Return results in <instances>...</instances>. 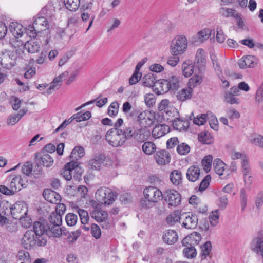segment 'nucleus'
<instances>
[{
	"instance_id": "f257e3e1",
	"label": "nucleus",
	"mask_w": 263,
	"mask_h": 263,
	"mask_svg": "<svg viewBox=\"0 0 263 263\" xmlns=\"http://www.w3.org/2000/svg\"><path fill=\"white\" fill-rule=\"evenodd\" d=\"M126 141L133 138L135 143L140 144L147 139L149 132L146 129L140 128L137 124H129L122 130Z\"/></svg>"
},
{
	"instance_id": "f03ea898",
	"label": "nucleus",
	"mask_w": 263,
	"mask_h": 263,
	"mask_svg": "<svg viewBox=\"0 0 263 263\" xmlns=\"http://www.w3.org/2000/svg\"><path fill=\"white\" fill-rule=\"evenodd\" d=\"M21 243L23 248L30 250L32 248L45 246L47 239L43 236H37L32 230H27L22 238Z\"/></svg>"
},
{
	"instance_id": "7ed1b4c3",
	"label": "nucleus",
	"mask_w": 263,
	"mask_h": 263,
	"mask_svg": "<svg viewBox=\"0 0 263 263\" xmlns=\"http://www.w3.org/2000/svg\"><path fill=\"white\" fill-rule=\"evenodd\" d=\"M82 173L83 170L80 166L79 162L71 161L65 165L61 174L67 181H70L72 178L76 181H79L81 179Z\"/></svg>"
},
{
	"instance_id": "20e7f679",
	"label": "nucleus",
	"mask_w": 263,
	"mask_h": 263,
	"mask_svg": "<svg viewBox=\"0 0 263 263\" xmlns=\"http://www.w3.org/2000/svg\"><path fill=\"white\" fill-rule=\"evenodd\" d=\"M49 27L48 22L44 17H36L32 25L26 29V33L30 37H35L38 33L45 30Z\"/></svg>"
},
{
	"instance_id": "39448f33",
	"label": "nucleus",
	"mask_w": 263,
	"mask_h": 263,
	"mask_svg": "<svg viewBox=\"0 0 263 263\" xmlns=\"http://www.w3.org/2000/svg\"><path fill=\"white\" fill-rule=\"evenodd\" d=\"M117 196L116 192L106 187H100L97 191L95 194L96 199L99 203L107 205L112 204Z\"/></svg>"
},
{
	"instance_id": "423d86ee",
	"label": "nucleus",
	"mask_w": 263,
	"mask_h": 263,
	"mask_svg": "<svg viewBox=\"0 0 263 263\" xmlns=\"http://www.w3.org/2000/svg\"><path fill=\"white\" fill-rule=\"evenodd\" d=\"M187 40L183 35L176 36L172 41L171 44V52L173 55L182 54L187 48Z\"/></svg>"
},
{
	"instance_id": "0eeeda50",
	"label": "nucleus",
	"mask_w": 263,
	"mask_h": 263,
	"mask_svg": "<svg viewBox=\"0 0 263 263\" xmlns=\"http://www.w3.org/2000/svg\"><path fill=\"white\" fill-rule=\"evenodd\" d=\"M105 138L108 143L114 147L121 146L126 142V138L124 137L122 130L116 128L109 129L106 134Z\"/></svg>"
},
{
	"instance_id": "6e6552de",
	"label": "nucleus",
	"mask_w": 263,
	"mask_h": 263,
	"mask_svg": "<svg viewBox=\"0 0 263 263\" xmlns=\"http://www.w3.org/2000/svg\"><path fill=\"white\" fill-rule=\"evenodd\" d=\"M162 199L167 203L168 207H177L181 203V195L175 190L168 189L164 192Z\"/></svg>"
},
{
	"instance_id": "1a4fd4ad",
	"label": "nucleus",
	"mask_w": 263,
	"mask_h": 263,
	"mask_svg": "<svg viewBox=\"0 0 263 263\" xmlns=\"http://www.w3.org/2000/svg\"><path fill=\"white\" fill-rule=\"evenodd\" d=\"M17 54L16 52L6 50L2 52L0 57V64L5 69H10L16 63Z\"/></svg>"
},
{
	"instance_id": "9d476101",
	"label": "nucleus",
	"mask_w": 263,
	"mask_h": 263,
	"mask_svg": "<svg viewBox=\"0 0 263 263\" xmlns=\"http://www.w3.org/2000/svg\"><path fill=\"white\" fill-rule=\"evenodd\" d=\"M111 164L110 159L103 154H99L88 161V169L99 171L103 164L104 166L110 165Z\"/></svg>"
},
{
	"instance_id": "9b49d317",
	"label": "nucleus",
	"mask_w": 263,
	"mask_h": 263,
	"mask_svg": "<svg viewBox=\"0 0 263 263\" xmlns=\"http://www.w3.org/2000/svg\"><path fill=\"white\" fill-rule=\"evenodd\" d=\"M35 163L36 170L34 172H36V174H40L42 171L41 166L45 167H50L52 165L53 159L48 154L42 155L40 153H36L35 154Z\"/></svg>"
},
{
	"instance_id": "f8f14e48",
	"label": "nucleus",
	"mask_w": 263,
	"mask_h": 263,
	"mask_svg": "<svg viewBox=\"0 0 263 263\" xmlns=\"http://www.w3.org/2000/svg\"><path fill=\"white\" fill-rule=\"evenodd\" d=\"M12 217L16 220H22L27 215L28 209L24 202L18 201L10 207Z\"/></svg>"
},
{
	"instance_id": "ddd939ff",
	"label": "nucleus",
	"mask_w": 263,
	"mask_h": 263,
	"mask_svg": "<svg viewBox=\"0 0 263 263\" xmlns=\"http://www.w3.org/2000/svg\"><path fill=\"white\" fill-rule=\"evenodd\" d=\"M154 120V116L151 112L145 111L139 113L137 117L139 127L144 129L151 126L153 124Z\"/></svg>"
},
{
	"instance_id": "4468645a",
	"label": "nucleus",
	"mask_w": 263,
	"mask_h": 263,
	"mask_svg": "<svg viewBox=\"0 0 263 263\" xmlns=\"http://www.w3.org/2000/svg\"><path fill=\"white\" fill-rule=\"evenodd\" d=\"M182 227L186 229H194L198 224V218L196 214L183 213L182 214Z\"/></svg>"
},
{
	"instance_id": "2eb2a0df",
	"label": "nucleus",
	"mask_w": 263,
	"mask_h": 263,
	"mask_svg": "<svg viewBox=\"0 0 263 263\" xmlns=\"http://www.w3.org/2000/svg\"><path fill=\"white\" fill-rule=\"evenodd\" d=\"M143 194L145 199H149L156 202L162 199V192L154 186H149L145 189Z\"/></svg>"
},
{
	"instance_id": "dca6fc26",
	"label": "nucleus",
	"mask_w": 263,
	"mask_h": 263,
	"mask_svg": "<svg viewBox=\"0 0 263 263\" xmlns=\"http://www.w3.org/2000/svg\"><path fill=\"white\" fill-rule=\"evenodd\" d=\"M61 224L48 225L46 235L49 237L59 238L61 235H67L64 227L60 228Z\"/></svg>"
},
{
	"instance_id": "f3484780",
	"label": "nucleus",
	"mask_w": 263,
	"mask_h": 263,
	"mask_svg": "<svg viewBox=\"0 0 263 263\" xmlns=\"http://www.w3.org/2000/svg\"><path fill=\"white\" fill-rule=\"evenodd\" d=\"M238 65L242 69L247 68H254L257 65L256 58L251 55L243 57L238 61Z\"/></svg>"
},
{
	"instance_id": "a211bd4d",
	"label": "nucleus",
	"mask_w": 263,
	"mask_h": 263,
	"mask_svg": "<svg viewBox=\"0 0 263 263\" xmlns=\"http://www.w3.org/2000/svg\"><path fill=\"white\" fill-rule=\"evenodd\" d=\"M48 225L47 221L45 220L40 219L34 222L33 232L37 236H43L46 238L45 234L46 235Z\"/></svg>"
},
{
	"instance_id": "6ab92c4d",
	"label": "nucleus",
	"mask_w": 263,
	"mask_h": 263,
	"mask_svg": "<svg viewBox=\"0 0 263 263\" xmlns=\"http://www.w3.org/2000/svg\"><path fill=\"white\" fill-rule=\"evenodd\" d=\"M155 158L157 163L159 165H166L170 163L171 156L165 150L162 149L156 152Z\"/></svg>"
},
{
	"instance_id": "aec40b11",
	"label": "nucleus",
	"mask_w": 263,
	"mask_h": 263,
	"mask_svg": "<svg viewBox=\"0 0 263 263\" xmlns=\"http://www.w3.org/2000/svg\"><path fill=\"white\" fill-rule=\"evenodd\" d=\"M200 234L198 232H193L191 235L185 237L182 240V244L183 246L187 245H197L201 240Z\"/></svg>"
},
{
	"instance_id": "412c9836",
	"label": "nucleus",
	"mask_w": 263,
	"mask_h": 263,
	"mask_svg": "<svg viewBox=\"0 0 263 263\" xmlns=\"http://www.w3.org/2000/svg\"><path fill=\"white\" fill-rule=\"evenodd\" d=\"M250 248L256 254H260L263 259V240L261 238H254L251 242Z\"/></svg>"
},
{
	"instance_id": "4be33fe9",
	"label": "nucleus",
	"mask_w": 263,
	"mask_h": 263,
	"mask_svg": "<svg viewBox=\"0 0 263 263\" xmlns=\"http://www.w3.org/2000/svg\"><path fill=\"white\" fill-rule=\"evenodd\" d=\"M20 180L16 176H10L5 181V182L11 189V192H13L14 194L21 190L19 184Z\"/></svg>"
},
{
	"instance_id": "5701e85b",
	"label": "nucleus",
	"mask_w": 263,
	"mask_h": 263,
	"mask_svg": "<svg viewBox=\"0 0 263 263\" xmlns=\"http://www.w3.org/2000/svg\"><path fill=\"white\" fill-rule=\"evenodd\" d=\"M200 170L195 165L191 166L187 170L186 178L191 182L197 180L200 176Z\"/></svg>"
},
{
	"instance_id": "b1692460",
	"label": "nucleus",
	"mask_w": 263,
	"mask_h": 263,
	"mask_svg": "<svg viewBox=\"0 0 263 263\" xmlns=\"http://www.w3.org/2000/svg\"><path fill=\"white\" fill-rule=\"evenodd\" d=\"M162 238L165 243L170 245L174 244L178 239L177 233L173 230H168Z\"/></svg>"
},
{
	"instance_id": "393cba45",
	"label": "nucleus",
	"mask_w": 263,
	"mask_h": 263,
	"mask_svg": "<svg viewBox=\"0 0 263 263\" xmlns=\"http://www.w3.org/2000/svg\"><path fill=\"white\" fill-rule=\"evenodd\" d=\"M193 95V89L191 87H187L182 89L177 95V99L181 102L190 99Z\"/></svg>"
},
{
	"instance_id": "a878e982",
	"label": "nucleus",
	"mask_w": 263,
	"mask_h": 263,
	"mask_svg": "<svg viewBox=\"0 0 263 263\" xmlns=\"http://www.w3.org/2000/svg\"><path fill=\"white\" fill-rule=\"evenodd\" d=\"M9 29L13 35L17 38L22 36L24 30L23 26L16 22L11 23Z\"/></svg>"
},
{
	"instance_id": "bb28decb",
	"label": "nucleus",
	"mask_w": 263,
	"mask_h": 263,
	"mask_svg": "<svg viewBox=\"0 0 263 263\" xmlns=\"http://www.w3.org/2000/svg\"><path fill=\"white\" fill-rule=\"evenodd\" d=\"M206 63L205 53L203 49H198L196 54L195 64L199 68L204 67Z\"/></svg>"
},
{
	"instance_id": "cd10ccee",
	"label": "nucleus",
	"mask_w": 263,
	"mask_h": 263,
	"mask_svg": "<svg viewBox=\"0 0 263 263\" xmlns=\"http://www.w3.org/2000/svg\"><path fill=\"white\" fill-rule=\"evenodd\" d=\"M24 47L29 53H35L39 51L40 48V42L34 40H30L27 41Z\"/></svg>"
},
{
	"instance_id": "c85d7f7f",
	"label": "nucleus",
	"mask_w": 263,
	"mask_h": 263,
	"mask_svg": "<svg viewBox=\"0 0 263 263\" xmlns=\"http://www.w3.org/2000/svg\"><path fill=\"white\" fill-rule=\"evenodd\" d=\"M68 74V72H65L59 75L58 77L55 78L53 81L51 82L50 87L48 88L47 93L50 94L51 93L52 90H55L58 89L61 85V82L62 81V78L63 76H66Z\"/></svg>"
},
{
	"instance_id": "c756f323",
	"label": "nucleus",
	"mask_w": 263,
	"mask_h": 263,
	"mask_svg": "<svg viewBox=\"0 0 263 263\" xmlns=\"http://www.w3.org/2000/svg\"><path fill=\"white\" fill-rule=\"evenodd\" d=\"M169 127L165 125H161L155 127L152 131V135L155 138H160L169 131Z\"/></svg>"
},
{
	"instance_id": "7c9ffc66",
	"label": "nucleus",
	"mask_w": 263,
	"mask_h": 263,
	"mask_svg": "<svg viewBox=\"0 0 263 263\" xmlns=\"http://www.w3.org/2000/svg\"><path fill=\"white\" fill-rule=\"evenodd\" d=\"M170 122H172V125L174 129L181 130L188 128V123L185 121L180 119L179 118H175L170 119Z\"/></svg>"
},
{
	"instance_id": "2f4dec72",
	"label": "nucleus",
	"mask_w": 263,
	"mask_h": 263,
	"mask_svg": "<svg viewBox=\"0 0 263 263\" xmlns=\"http://www.w3.org/2000/svg\"><path fill=\"white\" fill-rule=\"evenodd\" d=\"M91 217L98 222H101L105 220L108 216L106 211L103 210L95 209L90 213Z\"/></svg>"
},
{
	"instance_id": "473e14b6",
	"label": "nucleus",
	"mask_w": 263,
	"mask_h": 263,
	"mask_svg": "<svg viewBox=\"0 0 263 263\" xmlns=\"http://www.w3.org/2000/svg\"><path fill=\"white\" fill-rule=\"evenodd\" d=\"M170 179L171 182L174 185H178L182 182V176L180 171L177 170H173L170 175Z\"/></svg>"
},
{
	"instance_id": "72a5a7b5",
	"label": "nucleus",
	"mask_w": 263,
	"mask_h": 263,
	"mask_svg": "<svg viewBox=\"0 0 263 263\" xmlns=\"http://www.w3.org/2000/svg\"><path fill=\"white\" fill-rule=\"evenodd\" d=\"M84 155V149L81 146H76L72 151L69 157L71 161L78 162Z\"/></svg>"
},
{
	"instance_id": "f704fd0d",
	"label": "nucleus",
	"mask_w": 263,
	"mask_h": 263,
	"mask_svg": "<svg viewBox=\"0 0 263 263\" xmlns=\"http://www.w3.org/2000/svg\"><path fill=\"white\" fill-rule=\"evenodd\" d=\"M182 218V214L178 210H176L171 213L166 218L167 223L170 226L174 225L176 222L180 221Z\"/></svg>"
},
{
	"instance_id": "c9c22d12",
	"label": "nucleus",
	"mask_w": 263,
	"mask_h": 263,
	"mask_svg": "<svg viewBox=\"0 0 263 263\" xmlns=\"http://www.w3.org/2000/svg\"><path fill=\"white\" fill-rule=\"evenodd\" d=\"M143 85L146 87H152L157 82V80L153 73L145 74L142 79Z\"/></svg>"
},
{
	"instance_id": "e433bc0d",
	"label": "nucleus",
	"mask_w": 263,
	"mask_h": 263,
	"mask_svg": "<svg viewBox=\"0 0 263 263\" xmlns=\"http://www.w3.org/2000/svg\"><path fill=\"white\" fill-rule=\"evenodd\" d=\"M225 165V163L219 158L215 159L213 161L214 170L219 176L223 175Z\"/></svg>"
},
{
	"instance_id": "4c0bfd02",
	"label": "nucleus",
	"mask_w": 263,
	"mask_h": 263,
	"mask_svg": "<svg viewBox=\"0 0 263 263\" xmlns=\"http://www.w3.org/2000/svg\"><path fill=\"white\" fill-rule=\"evenodd\" d=\"M99 98H100V97H98L96 100H91V101H88L87 102L85 103L84 104H83L81 106H80L79 107H77L76 109V110L78 111L79 109H80L82 108H83V107L86 106H87L88 105H89L90 104H92V103H94L95 102H96V105L98 107H102L103 105H104L107 102L108 99L106 97L103 98L101 99H99Z\"/></svg>"
},
{
	"instance_id": "58836bf2",
	"label": "nucleus",
	"mask_w": 263,
	"mask_h": 263,
	"mask_svg": "<svg viewBox=\"0 0 263 263\" xmlns=\"http://www.w3.org/2000/svg\"><path fill=\"white\" fill-rule=\"evenodd\" d=\"M200 255L201 259H205L210 255L212 251V244L210 241H206L204 244L200 247Z\"/></svg>"
},
{
	"instance_id": "ea45409f",
	"label": "nucleus",
	"mask_w": 263,
	"mask_h": 263,
	"mask_svg": "<svg viewBox=\"0 0 263 263\" xmlns=\"http://www.w3.org/2000/svg\"><path fill=\"white\" fill-rule=\"evenodd\" d=\"M183 250L184 257L187 258H194L197 255V251L193 245H187Z\"/></svg>"
},
{
	"instance_id": "a19ab883",
	"label": "nucleus",
	"mask_w": 263,
	"mask_h": 263,
	"mask_svg": "<svg viewBox=\"0 0 263 263\" xmlns=\"http://www.w3.org/2000/svg\"><path fill=\"white\" fill-rule=\"evenodd\" d=\"M219 13L225 17L231 16L234 18L238 16V12L234 9L222 7L220 8Z\"/></svg>"
},
{
	"instance_id": "79ce46f5",
	"label": "nucleus",
	"mask_w": 263,
	"mask_h": 263,
	"mask_svg": "<svg viewBox=\"0 0 263 263\" xmlns=\"http://www.w3.org/2000/svg\"><path fill=\"white\" fill-rule=\"evenodd\" d=\"M142 149L145 154L151 155L156 151V146L152 142H145L142 146Z\"/></svg>"
},
{
	"instance_id": "37998d69",
	"label": "nucleus",
	"mask_w": 263,
	"mask_h": 263,
	"mask_svg": "<svg viewBox=\"0 0 263 263\" xmlns=\"http://www.w3.org/2000/svg\"><path fill=\"white\" fill-rule=\"evenodd\" d=\"M168 84L171 90L175 91L180 87V81L177 76H172L166 79Z\"/></svg>"
},
{
	"instance_id": "c03bdc74",
	"label": "nucleus",
	"mask_w": 263,
	"mask_h": 263,
	"mask_svg": "<svg viewBox=\"0 0 263 263\" xmlns=\"http://www.w3.org/2000/svg\"><path fill=\"white\" fill-rule=\"evenodd\" d=\"M65 7L71 11H76L80 4V0H64Z\"/></svg>"
},
{
	"instance_id": "a18cd8bd",
	"label": "nucleus",
	"mask_w": 263,
	"mask_h": 263,
	"mask_svg": "<svg viewBox=\"0 0 263 263\" xmlns=\"http://www.w3.org/2000/svg\"><path fill=\"white\" fill-rule=\"evenodd\" d=\"M54 195H57V192L51 189H45L43 192V196L45 199L52 203H56V200L53 198Z\"/></svg>"
},
{
	"instance_id": "49530a36",
	"label": "nucleus",
	"mask_w": 263,
	"mask_h": 263,
	"mask_svg": "<svg viewBox=\"0 0 263 263\" xmlns=\"http://www.w3.org/2000/svg\"><path fill=\"white\" fill-rule=\"evenodd\" d=\"M91 112L89 111H87L84 113H82L81 111H80L75 114L72 116V117L73 119H75L77 122H79L87 120L91 118Z\"/></svg>"
},
{
	"instance_id": "de8ad7c7",
	"label": "nucleus",
	"mask_w": 263,
	"mask_h": 263,
	"mask_svg": "<svg viewBox=\"0 0 263 263\" xmlns=\"http://www.w3.org/2000/svg\"><path fill=\"white\" fill-rule=\"evenodd\" d=\"M241 168L243 174L245 181L246 177L249 175L250 167L248 158L246 156H242L241 159Z\"/></svg>"
},
{
	"instance_id": "09e8293b",
	"label": "nucleus",
	"mask_w": 263,
	"mask_h": 263,
	"mask_svg": "<svg viewBox=\"0 0 263 263\" xmlns=\"http://www.w3.org/2000/svg\"><path fill=\"white\" fill-rule=\"evenodd\" d=\"M182 70L183 75L186 78L189 77L194 72V66L184 62L182 64Z\"/></svg>"
},
{
	"instance_id": "8fccbe9b",
	"label": "nucleus",
	"mask_w": 263,
	"mask_h": 263,
	"mask_svg": "<svg viewBox=\"0 0 263 263\" xmlns=\"http://www.w3.org/2000/svg\"><path fill=\"white\" fill-rule=\"evenodd\" d=\"M50 225L62 224V216L57 213L52 212L49 217Z\"/></svg>"
},
{
	"instance_id": "3c124183",
	"label": "nucleus",
	"mask_w": 263,
	"mask_h": 263,
	"mask_svg": "<svg viewBox=\"0 0 263 263\" xmlns=\"http://www.w3.org/2000/svg\"><path fill=\"white\" fill-rule=\"evenodd\" d=\"M202 81V78L200 76L194 75L191 78L188 82V86L192 89L197 85H199Z\"/></svg>"
},
{
	"instance_id": "603ef678",
	"label": "nucleus",
	"mask_w": 263,
	"mask_h": 263,
	"mask_svg": "<svg viewBox=\"0 0 263 263\" xmlns=\"http://www.w3.org/2000/svg\"><path fill=\"white\" fill-rule=\"evenodd\" d=\"M119 104L117 101L112 102L108 108V114L110 117L115 116L118 112Z\"/></svg>"
},
{
	"instance_id": "864d4df0",
	"label": "nucleus",
	"mask_w": 263,
	"mask_h": 263,
	"mask_svg": "<svg viewBox=\"0 0 263 263\" xmlns=\"http://www.w3.org/2000/svg\"><path fill=\"white\" fill-rule=\"evenodd\" d=\"M213 158L210 155L205 156L202 160V164L204 167V170L206 172H209L211 167Z\"/></svg>"
},
{
	"instance_id": "5fc2aeb1",
	"label": "nucleus",
	"mask_w": 263,
	"mask_h": 263,
	"mask_svg": "<svg viewBox=\"0 0 263 263\" xmlns=\"http://www.w3.org/2000/svg\"><path fill=\"white\" fill-rule=\"evenodd\" d=\"M224 101L230 104H238L239 103V99L238 98H236L235 96L227 91L224 94Z\"/></svg>"
},
{
	"instance_id": "6e6d98bb",
	"label": "nucleus",
	"mask_w": 263,
	"mask_h": 263,
	"mask_svg": "<svg viewBox=\"0 0 263 263\" xmlns=\"http://www.w3.org/2000/svg\"><path fill=\"white\" fill-rule=\"evenodd\" d=\"M156 202L149 199H142L140 200L139 206L141 209H151L155 205Z\"/></svg>"
},
{
	"instance_id": "4d7b16f0",
	"label": "nucleus",
	"mask_w": 263,
	"mask_h": 263,
	"mask_svg": "<svg viewBox=\"0 0 263 263\" xmlns=\"http://www.w3.org/2000/svg\"><path fill=\"white\" fill-rule=\"evenodd\" d=\"M190 149L191 148L188 144L182 143L178 145L177 151L180 155H185L190 152Z\"/></svg>"
},
{
	"instance_id": "13d9d810",
	"label": "nucleus",
	"mask_w": 263,
	"mask_h": 263,
	"mask_svg": "<svg viewBox=\"0 0 263 263\" xmlns=\"http://www.w3.org/2000/svg\"><path fill=\"white\" fill-rule=\"evenodd\" d=\"M211 29L205 28L199 31L197 34V36L201 41H204L211 36Z\"/></svg>"
},
{
	"instance_id": "bf43d9fd",
	"label": "nucleus",
	"mask_w": 263,
	"mask_h": 263,
	"mask_svg": "<svg viewBox=\"0 0 263 263\" xmlns=\"http://www.w3.org/2000/svg\"><path fill=\"white\" fill-rule=\"evenodd\" d=\"M77 216L74 213H68L66 215L65 220L68 226H73L77 221Z\"/></svg>"
},
{
	"instance_id": "052dcab7",
	"label": "nucleus",
	"mask_w": 263,
	"mask_h": 263,
	"mask_svg": "<svg viewBox=\"0 0 263 263\" xmlns=\"http://www.w3.org/2000/svg\"><path fill=\"white\" fill-rule=\"evenodd\" d=\"M158 84L159 85L160 90H159V93H164L171 90L170 87L168 85L170 84L167 82L166 79H163L160 82H158Z\"/></svg>"
},
{
	"instance_id": "680f3d73",
	"label": "nucleus",
	"mask_w": 263,
	"mask_h": 263,
	"mask_svg": "<svg viewBox=\"0 0 263 263\" xmlns=\"http://www.w3.org/2000/svg\"><path fill=\"white\" fill-rule=\"evenodd\" d=\"M211 180V177L210 175H207L200 183L199 190L201 192L205 190L209 186Z\"/></svg>"
},
{
	"instance_id": "e2e57ef3",
	"label": "nucleus",
	"mask_w": 263,
	"mask_h": 263,
	"mask_svg": "<svg viewBox=\"0 0 263 263\" xmlns=\"http://www.w3.org/2000/svg\"><path fill=\"white\" fill-rule=\"evenodd\" d=\"M78 213L80 216L82 224H85L87 223L89 220L88 212L85 210L79 209Z\"/></svg>"
},
{
	"instance_id": "0e129e2a",
	"label": "nucleus",
	"mask_w": 263,
	"mask_h": 263,
	"mask_svg": "<svg viewBox=\"0 0 263 263\" xmlns=\"http://www.w3.org/2000/svg\"><path fill=\"white\" fill-rule=\"evenodd\" d=\"M145 103L148 107H151L155 104L156 102L155 96L152 93H147L144 97Z\"/></svg>"
},
{
	"instance_id": "69168bd1",
	"label": "nucleus",
	"mask_w": 263,
	"mask_h": 263,
	"mask_svg": "<svg viewBox=\"0 0 263 263\" xmlns=\"http://www.w3.org/2000/svg\"><path fill=\"white\" fill-rule=\"evenodd\" d=\"M91 233L96 239L101 237V231L100 227L96 224L93 223L91 225Z\"/></svg>"
},
{
	"instance_id": "338daca9",
	"label": "nucleus",
	"mask_w": 263,
	"mask_h": 263,
	"mask_svg": "<svg viewBox=\"0 0 263 263\" xmlns=\"http://www.w3.org/2000/svg\"><path fill=\"white\" fill-rule=\"evenodd\" d=\"M81 233V231L80 230L78 229L75 231L72 232L67 237V241L69 243H73L80 236Z\"/></svg>"
},
{
	"instance_id": "774afa93",
	"label": "nucleus",
	"mask_w": 263,
	"mask_h": 263,
	"mask_svg": "<svg viewBox=\"0 0 263 263\" xmlns=\"http://www.w3.org/2000/svg\"><path fill=\"white\" fill-rule=\"evenodd\" d=\"M219 214L218 211H215L211 212V213L209 215V219L211 225L213 226H215L218 222L219 219Z\"/></svg>"
}]
</instances>
